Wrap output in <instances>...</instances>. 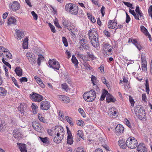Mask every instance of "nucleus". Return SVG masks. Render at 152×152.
<instances>
[{
    "mask_svg": "<svg viewBox=\"0 0 152 152\" xmlns=\"http://www.w3.org/2000/svg\"><path fill=\"white\" fill-rule=\"evenodd\" d=\"M90 42L92 46L95 48L98 47L99 45L98 40V36L95 29H91L88 33Z\"/></svg>",
    "mask_w": 152,
    "mask_h": 152,
    "instance_id": "nucleus-1",
    "label": "nucleus"
},
{
    "mask_svg": "<svg viewBox=\"0 0 152 152\" xmlns=\"http://www.w3.org/2000/svg\"><path fill=\"white\" fill-rule=\"evenodd\" d=\"M96 93L95 91L91 90L88 92H86L83 94V98L87 102H92L96 97Z\"/></svg>",
    "mask_w": 152,
    "mask_h": 152,
    "instance_id": "nucleus-2",
    "label": "nucleus"
},
{
    "mask_svg": "<svg viewBox=\"0 0 152 152\" xmlns=\"http://www.w3.org/2000/svg\"><path fill=\"white\" fill-rule=\"evenodd\" d=\"M126 144L128 148L132 149L136 148L138 145L137 140L132 137H130L127 139Z\"/></svg>",
    "mask_w": 152,
    "mask_h": 152,
    "instance_id": "nucleus-3",
    "label": "nucleus"
},
{
    "mask_svg": "<svg viewBox=\"0 0 152 152\" xmlns=\"http://www.w3.org/2000/svg\"><path fill=\"white\" fill-rule=\"evenodd\" d=\"M29 97L32 101L39 102L43 100V99L41 95L33 92L29 95Z\"/></svg>",
    "mask_w": 152,
    "mask_h": 152,
    "instance_id": "nucleus-4",
    "label": "nucleus"
},
{
    "mask_svg": "<svg viewBox=\"0 0 152 152\" xmlns=\"http://www.w3.org/2000/svg\"><path fill=\"white\" fill-rule=\"evenodd\" d=\"M48 63L50 67L56 70L59 69L60 64L58 62L56 61L54 59H50Z\"/></svg>",
    "mask_w": 152,
    "mask_h": 152,
    "instance_id": "nucleus-5",
    "label": "nucleus"
},
{
    "mask_svg": "<svg viewBox=\"0 0 152 152\" xmlns=\"http://www.w3.org/2000/svg\"><path fill=\"white\" fill-rule=\"evenodd\" d=\"M10 9L13 11H16L20 7V5L17 1H12L9 4Z\"/></svg>",
    "mask_w": 152,
    "mask_h": 152,
    "instance_id": "nucleus-6",
    "label": "nucleus"
},
{
    "mask_svg": "<svg viewBox=\"0 0 152 152\" xmlns=\"http://www.w3.org/2000/svg\"><path fill=\"white\" fill-rule=\"evenodd\" d=\"M27 108V105L25 103L21 104L19 107V111L21 115L23 114L25 116L27 114L26 109Z\"/></svg>",
    "mask_w": 152,
    "mask_h": 152,
    "instance_id": "nucleus-7",
    "label": "nucleus"
},
{
    "mask_svg": "<svg viewBox=\"0 0 152 152\" xmlns=\"http://www.w3.org/2000/svg\"><path fill=\"white\" fill-rule=\"evenodd\" d=\"M50 106V103L47 101L42 102L40 104V108L42 110H47Z\"/></svg>",
    "mask_w": 152,
    "mask_h": 152,
    "instance_id": "nucleus-8",
    "label": "nucleus"
},
{
    "mask_svg": "<svg viewBox=\"0 0 152 152\" xmlns=\"http://www.w3.org/2000/svg\"><path fill=\"white\" fill-rule=\"evenodd\" d=\"M135 112L136 114L137 113L139 114H140L142 115H145V110L143 108L141 105H138L136 106L135 110Z\"/></svg>",
    "mask_w": 152,
    "mask_h": 152,
    "instance_id": "nucleus-9",
    "label": "nucleus"
},
{
    "mask_svg": "<svg viewBox=\"0 0 152 152\" xmlns=\"http://www.w3.org/2000/svg\"><path fill=\"white\" fill-rule=\"evenodd\" d=\"M63 134L62 133L61 134L57 133L56 135L53 139L54 142L57 144L60 143L64 137Z\"/></svg>",
    "mask_w": 152,
    "mask_h": 152,
    "instance_id": "nucleus-10",
    "label": "nucleus"
},
{
    "mask_svg": "<svg viewBox=\"0 0 152 152\" xmlns=\"http://www.w3.org/2000/svg\"><path fill=\"white\" fill-rule=\"evenodd\" d=\"M79 43L80 44L81 46L84 49L88 50L89 49V47L87 40H85L83 38L79 39Z\"/></svg>",
    "mask_w": 152,
    "mask_h": 152,
    "instance_id": "nucleus-11",
    "label": "nucleus"
},
{
    "mask_svg": "<svg viewBox=\"0 0 152 152\" xmlns=\"http://www.w3.org/2000/svg\"><path fill=\"white\" fill-rule=\"evenodd\" d=\"M12 133L14 137L17 140H19L22 137L21 133L19 129H15Z\"/></svg>",
    "mask_w": 152,
    "mask_h": 152,
    "instance_id": "nucleus-12",
    "label": "nucleus"
},
{
    "mask_svg": "<svg viewBox=\"0 0 152 152\" xmlns=\"http://www.w3.org/2000/svg\"><path fill=\"white\" fill-rule=\"evenodd\" d=\"M32 126L34 129L39 132H41L42 129V126L40 125L39 123L36 121H34L32 123Z\"/></svg>",
    "mask_w": 152,
    "mask_h": 152,
    "instance_id": "nucleus-13",
    "label": "nucleus"
},
{
    "mask_svg": "<svg viewBox=\"0 0 152 152\" xmlns=\"http://www.w3.org/2000/svg\"><path fill=\"white\" fill-rule=\"evenodd\" d=\"M58 96L60 100H61L64 103H68L70 102V99L67 96L63 95H59Z\"/></svg>",
    "mask_w": 152,
    "mask_h": 152,
    "instance_id": "nucleus-14",
    "label": "nucleus"
},
{
    "mask_svg": "<svg viewBox=\"0 0 152 152\" xmlns=\"http://www.w3.org/2000/svg\"><path fill=\"white\" fill-rule=\"evenodd\" d=\"M124 130V128L123 126L121 124L118 125L115 127V132L116 134L121 133H122Z\"/></svg>",
    "mask_w": 152,
    "mask_h": 152,
    "instance_id": "nucleus-15",
    "label": "nucleus"
},
{
    "mask_svg": "<svg viewBox=\"0 0 152 152\" xmlns=\"http://www.w3.org/2000/svg\"><path fill=\"white\" fill-rule=\"evenodd\" d=\"M73 8L71 10H69V12L72 14L76 15L77 14L78 10V7L77 6L74 4L73 5Z\"/></svg>",
    "mask_w": 152,
    "mask_h": 152,
    "instance_id": "nucleus-16",
    "label": "nucleus"
},
{
    "mask_svg": "<svg viewBox=\"0 0 152 152\" xmlns=\"http://www.w3.org/2000/svg\"><path fill=\"white\" fill-rule=\"evenodd\" d=\"M141 31L146 36H148L149 40L151 41V36L148 33L147 30L143 26H141L140 27Z\"/></svg>",
    "mask_w": 152,
    "mask_h": 152,
    "instance_id": "nucleus-17",
    "label": "nucleus"
},
{
    "mask_svg": "<svg viewBox=\"0 0 152 152\" xmlns=\"http://www.w3.org/2000/svg\"><path fill=\"white\" fill-rule=\"evenodd\" d=\"M83 131L80 130H79L77 132L76 137L78 138L77 139V141H80L81 138H82L83 140Z\"/></svg>",
    "mask_w": 152,
    "mask_h": 152,
    "instance_id": "nucleus-18",
    "label": "nucleus"
},
{
    "mask_svg": "<svg viewBox=\"0 0 152 152\" xmlns=\"http://www.w3.org/2000/svg\"><path fill=\"white\" fill-rule=\"evenodd\" d=\"M17 144L21 152H27L26 149L25 144L20 143H17Z\"/></svg>",
    "mask_w": 152,
    "mask_h": 152,
    "instance_id": "nucleus-19",
    "label": "nucleus"
},
{
    "mask_svg": "<svg viewBox=\"0 0 152 152\" xmlns=\"http://www.w3.org/2000/svg\"><path fill=\"white\" fill-rule=\"evenodd\" d=\"M15 71L18 76L21 77L22 75V70L20 67H16L15 69Z\"/></svg>",
    "mask_w": 152,
    "mask_h": 152,
    "instance_id": "nucleus-20",
    "label": "nucleus"
},
{
    "mask_svg": "<svg viewBox=\"0 0 152 152\" xmlns=\"http://www.w3.org/2000/svg\"><path fill=\"white\" fill-rule=\"evenodd\" d=\"M106 100L108 103L110 102H114L116 99L111 95L108 94V95L107 96Z\"/></svg>",
    "mask_w": 152,
    "mask_h": 152,
    "instance_id": "nucleus-21",
    "label": "nucleus"
},
{
    "mask_svg": "<svg viewBox=\"0 0 152 152\" xmlns=\"http://www.w3.org/2000/svg\"><path fill=\"white\" fill-rule=\"evenodd\" d=\"M16 33L18 37V39H20L24 36L23 31L20 30H18L16 31Z\"/></svg>",
    "mask_w": 152,
    "mask_h": 152,
    "instance_id": "nucleus-22",
    "label": "nucleus"
},
{
    "mask_svg": "<svg viewBox=\"0 0 152 152\" xmlns=\"http://www.w3.org/2000/svg\"><path fill=\"white\" fill-rule=\"evenodd\" d=\"M11 24L16 25V20L15 17H11L8 20V24L10 25Z\"/></svg>",
    "mask_w": 152,
    "mask_h": 152,
    "instance_id": "nucleus-23",
    "label": "nucleus"
},
{
    "mask_svg": "<svg viewBox=\"0 0 152 152\" xmlns=\"http://www.w3.org/2000/svg\"><path fill=\"white\" fill-rule=\"evenodd\" d=\"M62 23L63 25L64 26V28H67L69 30H70L71 29L68 28V26L70 23L69 21L66 19H63L62 20Z\"/></svg>",
    "mask_w": 152,
    "mask_h": 152,
    "instance_id": "nucleus-24",
    "label": "nucleus"
},
{
    "mask_svg": "<svg viewBox=\"0 0 152 152\" xmlns=\"http://www.w3.org/2000/svg\"><path fill=\"white\" fill-rule=\"evenodd\" d=\"M39 138L40 139L41 141L44 143H45L46 144L48 145L49 143V141L48 140V138L47 137H45L44 138H42L41 137H39Z\"/></svg>",
    "mask_w": 152,
    "mask_h": 152,
    "instance_id": "nucleus-25",
    "label": "nucleus"
},
{
    "mask_svg": "<svg viewBox=\"0 0 152 152\" xmlns=\"http://www.w3.org/2000/svg\"><path fill=\"white\" fill-rule=\"evenodd\" d=\"M73 4H74L71 3L67 4L65 6V9L66 10L68 11L70 10H72V9L73 8Z\"/></svg>",
    "mask_w": 152,
    "mask_h": 152,
    "instance_id": "nucleus-26",
    "label": "nucleus"
},
{
    "mask_svg": "<svg viewBox=\"0 0 152 152\" xmlns=\"http://www.w3.org/2000/svg\"><path fill=\"white\" fill-rule=\"evenodd\" d=\"M55 129H58V130H57L56 131H58V132L57 133H59V134H61L62 133L63 134V136H64V129L63 127H61L60 126H57L55 127Z\"/></svg>",
    "mask_w": 152,
    "mask_h": 152,
    "instance_id": "nucleus-27",
    "label": "nucleus"
},
{
    "mask_svg": "<svg viewBox=\"0 0 152 152\" xmlns=\"http://www.w3.org/2000/svg\"><path fill=\"white\" fill-rule=\"evenodd\" d=\"M135 11L136 12V15L140 16V17H143V14L142 12L140 10L139 7L137 6L136 7Z\"/></svg>",
    "mask_w": 152,
    "mask_h": 152,
    "instance_id": "nucleus-28",
    "label": "nucleus"
},
{
    "mask_svg": "<svg viewBox=\"0 0 152 152\" xmlns=\"http://www.w3.org/2000/svg\"><path fill=\"white\" fill-rule=\"evenodd\" d=\"M7 93V90L2 87H0V95L1 96H5Z\"/></svg>",
    "mask_w": 152,
    "mask_h": 152,
    "instance_id": "nucleus-29",
    "label": "nucleus"
},
{
    "mask_svg": "<svg viewBox=\"0 0 152 152\" xmlns=\"http://www.w3.org/2000/svg\"><path fill=\"white\" fill-rule=\"evenodd\" d=\"M72 62L75 64L76 67L78 66V62L76 58V57L73 55L72 58Z\"/></svg>",
    "mask_w": 152,
    "mask_h": 152,
    "instance_id": "nucleus-30",
    "label": "nucleus"
},
{
    "mask_svg": "<svg viewBox=\"0 0 152 152\" xmlns=\"http://www.w3.org/2000/svg\"><path fill=\"white\" fill-rule=\"evenodd\" d=\"M33 112L34 113H37V111L38 107L37 105L34 103L32 104L31 106Z\"/></svg>",
    "mask_w": 152,
    "mask_h": 152,
    "instance_id": "nucleus-31",
    "label": "nucleus"
},
{
    "mask_svg": "<svg viewBox=\"0 0 152 152\" xmlns=\"http://www.w3.org/2000/svg\"><path fill=\"white\" fill-rule=\"evenodd\" d=\"M129 12L133 15L134 17V18L137 20H139V16L135 13L134 10H131L129 9Z\"/></svg>",
    "mask_w": 152,
    "mask_h": 152,
    "instance_id": "nucleus-32",
    "label": "nucleus"
},
{
    "mask_svg": "<svg viewBox=\"0 0 152 152\" xmlns=\"http://www.w3.org/2000/svg\"><path fill=\"white\" fill-rule=\"evenodd\" d=\"M7 50H8L7 49L5 48L2 46H0V56H4L2 52L4 53V54H5Z\"/></svg>",
    "mask_w": 152,
    "mask_h": 152,
    "instance_id": "nucleus-33",
    "label": "nucleus"
},
{
    "mask_svg": "<svg viewBox=\"0 0 152 152\" xmlns=\"http://www.w3.org/2000/svg\"><path fill=\"white\" fill-rule=\"evenodd\" d=\"M34 55L33 54L32 56L29 58L28 59L29 62L32 65H33L36 62Z\"/></svg>",
    "mask_w": 152,
    "mask_h": 152,
    "instance_id": "nucleus-34",
    "label": "nucleus"
},
{
    "mask_svg": "<svg viewBox=\"0 0 152 152\" xmlns=\"http://www.w3.org/2000/svg\"><path fill=\"white\" fill-rule=\"evenodd\" d=\"M72 139V136H67V143L68 144L70 145H71L73 144V141Z\"/></svg>",
    "mask_w": 152,
    "mask_h": 152,
    "instance_id": "nucleus-35",
    "label": "nucleus"
},
{
    "mask_svg": "<svg viewBox=\"0 0 152 152\" xmlns=\"http://www.w3.org/2000/svg\"><path fill=\"white\" fill-rule=\"evenodd\" d=\"M112 21L113 20H110L108 23V27L111 29H112L114 28L115 27V26L117 25V23H116L115 24V25L111 24V23H112Z\"/></svg>",
    "mask_w": 152,
    "mask_h": 152,
    "instance_id": "nucleus-36",
    "label": "nucleus"
},
{
    "mask_svg": "<svg viewBox=\"0 0 152 152\" xmlns=\"http://www.w3.org/2000/svg\"><path fill=\"white\" fill-rule=\"evenodd\" d=\"M145 85L146 88V92L148 94H149V88L148 80L147 79H146L145 80Z\"/></svg>",
    "mask_w": 152,
    "mask_h": 152,
    "instance_id": "nucleus-37",
    "label": "nucleus"
},
{
    "mask_svg": "<svg viewBox=\"0 0 152 152\" xmlns=\"http://www.w3.org/2000/svg\"><path fill=\"white\" fill-rule=\"evenodd\" d=\"M65 118L67 121L69 123L70 126H73V124L72 122V118L68 116H66L65 117Z\"/></svg>",
    "mask_w": 152,
    "mask_h": 152,
    "instance_id": "nucleus-38",
    "label": "nucleus"
},
{
    "mask_svg": "<svg viewBox=\"0 0 152 152\" xmlns=\"http://www.w3.org/2000/svg\"><path fill=\"white\" fill-rule=\"evenodd\" d=\"M38 116L40 121L44 123L46 122L45 119L42 116L41 114L39 113L38 115Z\"/></svg>",
    "mask_w": 152,
    "mask_h": 152,
    "instance_id": "nucleus-39",
    "label": "nucleus"
},
{
    "mask_svg": "<svg viewBox=\"0 0 152 152\" xmlns=\"http://www.w3.org/2000/svg\"><path fill=\"white\" fill-rule=\"evenodd\" d=\"M4 56H6V57L8 58H11L12 56L11 53L9 50H7V52L4 54Z\"/></svg>",
    "mask_w": 152,
    "mask_h": 152,
    "instance_id": "nucleus-40",
    "label": "nucleus"
},
{
    "mask_svg": "<svg viewBox=\"0 0 152 152\" xmlns=\"http://www.w3.org/2000/svg\"><path fill=\"white\" fill-rule=\"evenodd\" d=\"M62 42L65 47H67L68 45V42L66 39L65 37H62Z\"/></svg>",
    "mask_w": 152,
    "mask_h": 152,
    "instance_id": "nucleus-41",
    "label": "nucleus"
},
{
    "mask_svg": "<svg viewBox=\"0 0 152 152\" xmlns=\"http://www.w3.org/2000/svg\"><path fill=\"white\" fill-rule=\"evenodd\" d=\"M91 81L93 84L94 85H96L95 83H96V78L94 76L92 75L91 77Z\"/></svg>",
    "mask_w": 152,
    "mask_h": 152,
    "instance_id": "nucleus-42",
    "label": "nucleus"
},
{
    "mask_svg": "<svg viewBox=\"0 0 152 152\" xmlns=\"http://www.w3.org/2000/svg\"><path fill=\"white\" fill-rule=\"evenodd\" d=\"M49 26L51 30V31L53 33H55L56 30L54 26L52 25L50 23H49Z\"/></svg>",
    "mask_w": 152,
    "mask_h": 152,
    "instance_id": "nucleus-43",
    "label": "nucleus"
},
{
    "mask_svg": "<svg viewBox=\"0 0 152 152\" xmlns=\"http://www.w3.org/2000/svg\"><path fill=\"white\" fill-rule=\"evenodd\" d=\"M31 14L33 17L34 19L35 20H37L38 19L37 14L34 11H32L31 12Z\"/></svg>",
    "mask_w": 152,
    "mask_h": 152,
    "instance_id": "nucleus-44",
    "label": "nucleus"
},
{
    "mask_svg": "<svg viewBox=\"0 0 152 152\" xmlns=\"http://www.w3.org/2000/svg\"><path fill=\"white\" fill-rule=\"evenodd\" d=\"M101 80L102 83L105 84L107 87H108L109 85L108 83L107 82L105 78L104 77H102L101 78Z\"/></svg>",
    "mask_w": 152,
    "mask_h": 152,
    "instance_id": "nucleus-45",
    "label": "nucleus"
},
{
    "mask_svg": "<svg viewBox=\"0 0 152 152\" xmlns=\"http://www.w3.org/2000/svg\"><path fill=\"white\" fill-rule=\"evenodd\" d=\"M11 77L15 85L17 86L18 88H19L20 86L18 85L16 80L14 77Z\"/></svg>",
    "mask_w": 152,
    "mask_h": 152,
    "instance_id": "nucleus-46",
    "label": "nucleus"
},
{
    "mask_svg": "<svg viewBox=\"0 0 152 152\" xmlns=\"http://www.w3.org/2000/svg\"><path fill=\"white\" fill-rule=\"evenodd\" d=\"M123 2L125 5L127 6L128 7L131 8L132 9H133V7H132V4L128 2L123 1Z\"/></svg>",
    "mask_w": 152,
    "mask_h": 152,
    "instance_id": "nucleus-47",
    "label": "nucleus"
},
{
    "mask_svg": "<svg viewBox=\"0 0 152 152\" xmlns=\"http://www.w3.org/2000/svg\"><path fill=\"white\" fill-rule=\"evenodd\" d=\"M137 151L138 152H147V148L145 147H143Z\"/></svg>",
    "mask_w": 152,
    "mask_h": 152,
    "instance_id": "nucleus-48",
    "label": "nucleus"
},
{
    "mask_svg": "<svg viewBox=\"0 0 152 152\" xmlns=\"http://www.w3.org/2000/svg\"><path fill=\"white\" fill-rule=\"evenodd\" d=\"M148 12L149 15L151 16L152 19V6L151 5L149 8L148 10Z\"/></svg>",
    "mask_w": 152,
    "mask_h": 152,
    "instance_id": "nucleus-49",
    "label": "nucleus"
},
{
    "mask_svg": "<svg viewBox=\"0 0 152 152\" xmlns=\"http://www.w3.org/2000/svg\"><path fill=\"white\" fill-rule=\"evenodd\" d=\"M2 61L5 65L8 66L10 69L11 68V66L10 64L7 62L5 61L4 60V58H3L2 59Z\"/></svg>",
    "mask_w": 152,
    "mask_h": 152,
    "instance_id": "nucleus-50",
    "label": "nucleus"
},
{
    "mask_svg": "<svg viewBox=\"0 0 152 152\" xmlns=\"http://www.w3.org/2000/svg\"><path fill=\"white\" fill-rule=\"evenodd\" d=\"M21 83L25 82L27 81V78L26 77H22L20 78L19 79Z\"/></svg>",
    "mask_w": 152,
    "mask_h": 152,
    "instance_id": "nucleus-51",
    "label": "nucleus"
},
{
    "mask_svg": "<svg viewBox=\"0 0 152 152\" xmlns=\"http://www.w3.org/2000/svg\"><path fill=\"white\" fill-rule=\"evenodd\" d=\"M137 150L138 149H140L141 148H142L143 147H145V146L144 144L143 143H140L139 145H137Z\"/></svg>",
    "mask_w": 152,
    "mask_h": 152,
    "instance_id": "nucleus-52",
    "label": "nucleus"
},
{
    "mask_svg": "<svg viewBox=\"0 0 152 152\" xmlns=\"http://www.w3.org/2000/svg\"><path fill=\"white\" fill-rule=\"evenodd\" d=\"M129 101L130 103L131 104V105L132 106H133L135 102L134 101V100L133 99L132 97L131 96H129Z\"/></svg>",
    "mask_w": 152,
    "mask_h": 152,
    "instance_id": "nucleus-53",
    "label": "nucleus"
},
{
    "mask_svg": "<svg viewBox=\"0 0 152 152\" xmlns=\"http://www.w3.org/2000/svg\"><path fill=\"white\" fill-rule=\"evenodd\" d=\"M78 111L79 113L81 114V115L83 117H84V115H85V114L83 110L81 108H80L78 109Z\"/></svg>",
    "mask_w": 152,
    "mask_h": 152,
    "instance_id": "nucleus-54",
    "label": "nucleus"
},
{
    "mask_svg": "<svg viewBox=\"0 0 152 152\" xmlns=\"http://www.w3.org/2000/svg\"><path fill=\"white\" fill-rule=\"evenodd\" d=\"M56 20L54 21V23L55 25L58 28H61V27L60 26L58 22V20H56Z\"/></svg>",
    "mask_w": 152,
    "mask_h": 152,
    "instance_id": "nucleus-55",
    "label": "nucleus"
},
{
    "mask_svg": "<svg viewBox=\"0 0 152 152\" xmlns=\"http://www.w3.org/2000/svg\"><path fill=\"white\" fill-rule=\"evenodd\" d=\"M124 121H125V123L127 126L130 128H131L132 127L130 125V123L128 119H127L126 118L125 119Z\"/></svg>",
    "mask_w": 152,
    "mask_h": 152,
    "instance_id": "nucleus-56",
    "label": "nucleus"
},
{
    "mask_svg": "<svg viewBox=\"0 0 152 152\" xmlns=\"http://www.w3.org/2000/svg\"><path fill=\"white\" fill-rule=\"evenodd\" d=\"M87 56L92 58L93 60H94L95 58H96L93 55L91 54L90 53H87Z\"/></svg>",
    "mask_w": 152,
    "mask_h": 152,
    "instance_id": "nucleus-57",
    "label": "nucleus"
},
{
    "mask_svg": "<svg viewBox=\"0 0 152 152\" xmlns=\"http://www.w3.org/2000/svg\"><path fill=\"white\" fill-rule=\"evenodd\" d=\"M83 65L87 69H88L90 70L91 69V67L90 66L89 64H87L86 62H84Z\"/></svg>",
    "mask_w": 152,
    "mask_h": 152,
    "instance_id": "nucleus-58",
    "label": "nucleus"
},
{
    "mask_svg": "<svg viewBox=\"0 0 152 152\" xmlns=\"http://www.w3.org/2000/svg\"><path fill=\"white\" fill-rule=\"evenodd\" d=\"M73 152H86L84 151L82 149L81 150L80 149V147H78L77 148L75 149Z\"/></svg>",
    "mask_w": 152,
    "mask_h": 152,
    "instance_id": "nucleus-59",
    "label": "nucleus"
},
{
    "mask_svg": "<svg viewBox=\"0 0 152 152\" xmlns=\"http://www.w3.org/2000/svg\"><path fill=\"white\" fill-rule=\"evenodd\" d=\"M126 23H128L130 20L131 19L129 15L126 12Z\"/></svg>",
    "mask_w": 152,
    "mask_h": 152,
    "instance_id": "nucleus-60",
    "label": "nucleus"
},
{
    "mask_svg": "<svg viewBox=\"0 0 152 152\" xmlns=\"http://www.w3.org/2000/svg\"><path fill=\"white\" fill-rule=\"evenodd\" d=\"M28 42H23V48L24 49L27 48V47H28Z\"/></svg>",
    "mask_w": 152,
    "mask_h": 152,
    "instance_id": "nucleus-61",
    "label": "nucleus"
},
{
    "mask_svg": "<svg viewBox=\"0 0 152 152\" xmlns=\"http://www.w3.org/2000/svg\"><path fill=\"white\" fill-rule=\"evenodd\" d=\"M105 9V7L103 6L102 7L101 9V12L102 14V16H103L105 14L104 9Z\"/></svg>",
    "mask_w": 152,
    "mask_h": 152,
    "instance_id": "nucleus-62",
    "label": "nucleus"
},
{
    "mask_svg": "<svg viewBox=\"0 0 152 152\" xmlns=\"http://www.w3.org/2000/svg\"><path fill=\"white\" fill-rule=\"evenodd\" d=\"M83 121L82 120H80L77 121V124L78 126H83Z\"/></svg>",
    "mask_w": 152,
    "mask_h": 152,
    "instance_id": "nucleus-63",
    "label": "nucleus"
},
{
    "mask_svg": "<svg viewBox=\"0 0 152 152\" xmlns=\"http://www.w3.org/2000/svg\"><path fill=\"white\" fill-rule=\"evenodd\" d=\"M61 86L62 88L65 90H66L68 89V86L66 84V83L62 84Z\"/></svg>",
    "mask_w": 152,
    "mask_h": 152,
    "instance_id": "nucleus-64",
    "label": "nucleus"
}]
</instances>
